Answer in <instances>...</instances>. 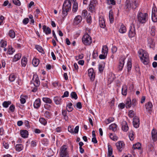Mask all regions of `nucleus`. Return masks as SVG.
Instances as JSON below:
<instances>
[{
  "label": "nucleus",
  "instance_id": "nucleus-41",
  "mask_svg": "<svg viewBox=\"0 0 157 157\" xmlns=\"http://www.w3.org/2000/svg\"><path fill=\"white\" fill-rule=\"evenodd\" d=\"M70 95L72 98L74 99H75L76 100L78 98L77 94L76 92H72L71 93Z\"/></svg>",
  "mask_w": 157,
  "mask_h": 157
},
{
  "label": "nucleus",
  "instance_id": "nucleus-58",
  "mask_svg": "<svg viewBox=\"0 0 157 157\" xmlns=\"http://www.w3.org/2000/svg\"><path fill=\"white\" fill-rule=\"evenodd\" d=\"M83 57V54H79L78 56H76L75 57V59L76 60H78L79 59H82Z\"/></svg>",
  "mask_w": 157,
  "mask_h": 157
},
{
  "label": "nucleus",
  "instance_id": "nucleus-30",
  "mask_svg": "<svg viewBox=\"0 0 157 157\" xmlns=\"http://www.w3.org/2000/svg\"><path fill=\"white\" fill-rule=\"evenodd\" d=\"M117 125L115 124H111L109 127L110 130H112L113 131L115 132L117 129Z\"/></svg>",
  "mask_w": 157,
  "mask_h": 157
},
{
  "label": "nucleus",
  "instance_id": "nucleus-39",
  "mask_svg": "<svg viewBox=\"0 0 157 157\" xmlns=\"http://www.w3.org/2000/svg\"><path fill=\"white\" fill-rule=\"evenodd\" d=\"M9 36L12 38H14L15 36V34L13 30H10L9 33Z\"/></svg>",
  "mask_w": 157,
  "mask_h": 157
},
{
  "label": "nucleus",
  "instance_id": "nucleus-8",
  "mask_svg": "<svg viewBox=\"0 0 157 157\" xmlns=\"http://www.w3.org/2000/svg\"><path fill=\"white\" fill-rule=\"evenodd\" d=\"M63 7L64 10L71 9V2L70 0L65 1L63 3Z\"/></svg>",
  "mask_w": 157,
  "mask_h": 157
},
{
  "label": "nucleus",
  "instance_id": "nucleus-60",
  "mask_svg": "<svg viewBox=\"0 0 157 157\" xmlns=\"http://www.w3.org/2000/svg\"><path fill=\"white\" fill-rule=\"evenodd\" d=\"M91 17L90 15L89 14L87 17V23H90L91 22Z\"/></svg>",
  "mask_w": 157,
  "mask_h": 157
},
{
  "label": "nucleus",
  "instance_id": "nucleus-3",
  "mask_svg": "<svg viewBox=\"0 0 157 157\" xmlns=\"http://www.w3.org/2000/svg\"><path fill=\"white\" fill-rule=\"evenodd\" d=\"M82 42L86 45H90L92 43V39L88 33L85 34L82 38Z\"/></svg>",
  "mask_w": 157,
  "mask_h": 157
},
{
  "label": "nucleus",
  "instance_id": "nucleus-14",
  "mask_svg": "<svg viewBox=\"0 0 157 157\" xmlns=\"http://www.w3.org/2000/svg\"><path fill=\"white\" fill-rule=\"evenodd\" d=\"M89 76L91 81H93L94 78V70L93 68H91L88 70Z\"/></svg>",
  "mask_w": 157,
  "mask_h": 157
},
{
  "label": "nucleus",
  "instance_id": "nucleus-7",
  "mask_svg": "<svg viewBox=\"0 0 157 157\" xmlns=\"http://www.w3.org/2000/svg\"><path fill=\"white\" fill-rule=\"evenodd\" d=\"M125 4L126 8L128 10L130 9L131 8L135 9L136 8V5H134V6L132 5L131 1L129 0H126L125 2Z\"/></svg>",
  "mask_w": 157,
  "mask_h": 157
},
{
  "label": "nucleus",
  "instance_id": "nucleus-36",
  "mask_svg": "<svg viewBox=\"0 0 157 157\" xmlns=\"http://www.w3.org/2000/svg\"><path fill=\"white\" fill-rule=\"evenodd\" d=\"M73 1H74V0H73ZM74 3L73 4V11L74 12H76L78 10V3L77 2H75V1H74Z\"/></svg>",
  "mask_w": 157,
  "mask_h": 157
},
{
  "label": "nucleus",
  "instance_id": "nucleus-22",
  "mask_svg": "<svg viewBox=\"0 0 157 157\" xmlns=\"http://www.w3.org/2000/svg\"><path fill=\"white\" fill-rule=\"evenodd\" d=\"M99 24L100 27L104 28L105 26V21L104 19L103 18H100L99 19Z\"/></svg>",
  "mask_w": 157,
  "mask_h": 157
},
{
  "label": "nucleus",
  "instance_id": "nucleus-6",
  "mask_svg": "<svg viewBox=\"0 0 157 157\" xmlns=\"http://www.w3.org/2000/svg\"><path fill=\"white\" fill-rule=\"evenodd\" d=\"M116 146L117 149L120 151H121L124 147V144L123 141H119L116 144Z\"/></svg>",
  "mask_w": 157,
  "mask_h": 157
},
{
  "label": "nucleus",
  "instance_id": "nucleus-16",
  "mask_svg": "<svg viewBox=\"0 0 157 157\" xmlns=\"http://www.w3.org/2000/svg\"><path fill=\"white\" fill-rule=\"evenodd\" d=\"M146 111L149 113H151V109L153 106L151 103V102H148L145 104Z\"/></svg>",
  "mask_w": 157,
  "mask_h": 157
},
{
  "label": "nucleus",
  "instance_id": "nucleus-45",
  "mask_svg": "<svg viewBox=\"0 0 157 157\" xmlns=\"http://www.w3.org/2000/svg\"><path fill=\"white\" fill-rule=\"evenodd\" d=\"M155 28L154 26H152L151 29L150 34L152 36H154L155 33Z\"/></svg>",
  "mask_w": 157,
  "mask_h": 157
},
{
  "label": "nucleus",
  "instance_id": "nucleus-47",
  "mask_svg": "<svg viewBox=\"0 0 157 157\" xmlns=\"http://www.w3.org/2000/svg\"><path fill=\"white\" fill-rule=\"evenodd\" d=\"M97 2L96 0H91L90 1V2L89 5L93 6H94L96 7Z\"/></svg>",
  "mask_w": 157,
  "mask_h": 157
},
{
  "label": "nucleus",
  "instance_id": "nucleus-37",
  "mask_svg": "<svg viewBox=\"0 0 157 157\" xmlns=\"http://www.w3.org/2000/svg\"><path fill=\"white\" fill-rule=\"evenodd\" d=\"M114 120V119L113 117H109L108 119L106 120L105 121V122L106 124H108L111 123V122L113 121Z\"/></svg>",
  "mask_w": 157,
  "mask_h": 157
},
{
  "label": "nucleus",
  "instance_id": "nucleus-32",
  "mask_svg": "<svg viewBox=\"0 0 157 157\" xmlns=\"http://www.w3.org/2000/svg\"><path fill=\"white\" fill-rule=\"evenodd\" d=\"M62 114L64 117V119L66 121L68 120V117L67 115V112L66 110H62Z\"/></svg>",
  "mask_w": 157,
  "mask_h": 157
},
{
  "label": "nucleus",
  "instance_id": "nucleus-46",
  "mask_svg": "<svg viewBox=\"0 0 157 157\" xmlns=\"http://www.w3.org/2000/svg\"><path fill=\"white\" fill-rule=\"evenodd\" d=\"M16 78L15 75L11 74L9 76V80L10 82H13L15 80Z\"/></svg>",
  "mask_w": 157,
  "mask_h": 157
},
{
  "label": "nucleus",
  "instance_id": "nucleus-4",
  "mask_svg": "<svg viewBox=\"0 0 157 157\" xmlns=\"http://www.w3.org/2000/svg\"><path fill=\"white\" fill-rule=\"evenodd\" d=\"M60 155V157H69L66 145H63L61 148Z\"/></svg>",
  "mask_w": 157,
  "mask_h": 157
},
{
  "label": "nucleus",
  "instance_id": "nucleus-52",
  "mask_svg": "<svg viewBox=\"0 0 157 157\" xmlns=\"http://www.w3.org/2000/svg\"><path fill=\"white\" fill-rule=\"evenodd\" d=\"M109 17L110 21L111 22H113V17L112 12H109Z\"/></svg>",
  "mask_w": 157,
  "mask_h": 157
},
{
  "label": "nucleus",
  "instance_id": "nucleus-54",
  "mask_svg": "<svg viewBox=\"0 0 157 157\" xmlns=\"http://www.w3.org/2000/svg\"><path fill=\"white\" fill-rule=\"evenodd\" d=\"M107 3L109 5H114L116 4V2L114 0H108Z\"/></svg>",
  "mask_w": 157,
  "mask_h": 157
},
{
  "label": "nucleus",
  "instance_id": "nucleus-2",
  "mask_svg": "<svg viewBox=\"0 0 157 157\" xmlns=\"http://www.w3.org/2000/svg\"><path fill=\"white\" fill-rule=\"evenodd\" d=\"M138 20L142 24L145 23L148 20V14L147 13L139 12L137 15Z\"/></svg>",
  "mask_w": 157,
  "mask_h": 157
},
{
  "label": "nucleus",
  "instance_id": "nucleus-13",
  "mask_svg": "<svg viewBox=\"0 0 157 157\" xmlns=\"http://www.w3.org/2000/svg\"><path fill=\"white\" fill-rule=\"evenodd\" d=\"M89 76L91 81H93L94 78V70L93 68H91L88 70Z\"/></svg>",
  "mask_w": 157,
  "mask_h": 157
},
{
  "label": "nucleus",
  "instance_id": "nucleus-38",
  "mask_svg": "<svg viewBox=\"0 0 157 157\" xmlns=\"http://www.w3.org/2000/svg\"><path fill=\"white\" fill-rule=\"evenodd\" d=\"M23 149V146L22 144H17L16 146V150L18 151H21Z\"/></svg>",
  "mask_w": 157,
  "mask_h": 157
},
{
  "label": "nucleus",
  "instance_id": "nucleus-21",
  "mask_svg": "<svg viewBox=\"0 0 157 157\" xmlns=\"http://www.w3.org/2000/svg\"><path fill=\"white\" fill-rule=\"evenodd\" d=\"M20 133L21 136L24 138H26L28 135V132L27 130H21Z\"/></svg>",
  "mask_w": 157,
  "mask_h": 157
},
{
  "label": "nucleus",
  "instance_id": "nucleus-18",
  "mask_svg": "<svg viewBox=\"0 0 157 157\" xmlns=\"http://www.w3.org/2000/svg\"><path fill=\"white\" fill-rule=\"evenodd\" d=\"M40 100L39 98H38L36 99L34 102L33 106L34 108L38 109L40 107Z\"/></svg>",
  "mask_w": 157,
  "mask_h": 157
},
{
  "label": "nucleus",
  "instance_id": "nucleus-11",
  "mask_svg": "<svg viewBox=\"0 0 157 157\" xmlns=\"http://www.w3.org/2000/svg\"><path fill=\"white\" fill-rule=\"evenodd\" d=\"M147 46L150 48H155V43L152 38H149L148 39Z\"/></svg>",
  "mask_w": 157,
  "mask_h": 157
},
{
  "label": "nucleus",
  "instance_id": "nucleus-20",
  "mask_svg": "<svg viewBox=\"0 0 157 157\" xmlns=\"http://www.w3.org/2000/svg\"><path fill=\"white\" fill-rule=\"evenodd\" d=\"M43 29L44 32H45L46 35L51 33V29L49 27H47L46 25H44L43 26Z\"/></svg>",
  "mask_w": 157,
  "mask_h": 157
},
{
  "label": "nucleus",
  "instance_id": "nucleus-55",
  "mask_svg": "<svg viewBox=\"0 0 157 157\" xmlns=\"http://www.w3.org/2000/svg\"><path fill=\"white\" fill-rule=\"evenodd\" d=\"M93 57L94 59H96L98 56V52L96 50H94L93 53Z\"/></svg>",
  "mask_w": 157,
  "mask_h": 157
},
{
  "label": "nucleus",
  "instance_id": "nucleus-61",
  "mask_svg": "<svg viewBox=\"0 0 157 157\" xmlns=\"http://www.w3.org/2000/svg\"><path fill=\"white\" fill-rule=\"evenodd\" d=\"M22 97V95L21 96L20 101L21 104H24L26 100L25 99L23 98Z\"/></svg>",
  "mask_w": 157,
  "mask_h": 157
},
{
  "label": "nucleus",
  "instance_id": "nucleus-40",
  "mask_svg": "<svg viewBox=\"0 0 157 157\" xmlns=\"http://www.w3.org/2000/svg\"><path fill=\"white\" fill-rule=\"evenodd\" d=\"M11 104V102L10 101H5L2 103V105L5 108H7L9 105Z\"/></svg>",
  "mask_w": 157,
  "mask_h": 157
},
{
  "label": "nucleus",
  "instance_id": "nucleus-26",
  "mask_svg": "<svg viewBox=\"0 0 157 157\" xmlns=\"http://www.w3.org/2000/svg\"><path fill=\"white\" fill-rule=\"evenodd\" d=\"M122 94L124 96H126L127 92V87L126 85H123L122 88Z\"/></svg>",
  "mask_w": 157,
  "mask_h": 157
},
{
  "label": "nucleus",
  "instance_id": "nucleus-28",
  "mask_svg": "<svg viewBox=\"0 0 157 157\" xmlns=\"http://www.w3.org/2000/svg\"><path fill=\"white\" fill-rule=\"evenodd\" d=\"M21 54L20 53H18L16 54L13 58V62H16L21 58Z\"/></svg>",
  "mask_w": 157,
  "mask_h": 157
},
{
  "label": "nucleus",
  "instance_id": "nucleus-34",
  "mask_svg": "<svg viewBox=\"0 0 157 157\" xmlns=\"http://www.w3.org/2000/svg\"><path fill=\"white\" fill-rule=\"evenodd\" d=\"M140 146L141 144H140V143H137L136 144H133L132 148L134 149H140L141 148Z\"/></svg>",
  "mask_w": 157,
  "mask_h": 157
},
{
  "label": "nucleus",
  "instance_id": "nucleus-48",
  "mask_svg": "<svg viewBox=\"0 0 157 157\" xmlns=\"http://www.w3.org/2000/svg\"><path fill=\"white\" fill-rule=\"evenodd\" d=\"M110 138L113 140L115 141L117 140L118 137L116 136H113L112 133H110L109 136Z\"/></svg>",
  "mask_w": 157,
  "mask_h": 157
},
{
  "label": "nucleus",
  "instance_id": "nucleus-56",
  "mask_svg": "<svg viewBox=\"0 0 157 157\" xmlns=\"http://www.w3.org/2000/svg\"><path fill=\"white\" fill-rule=\"evenodd\" d=\"M131 3H132V5L133 6H134V5H136V8L138 6V2L136 0H132L131 1Z\"/></svg>",
  "mask_w": 157,
  "mask_h": 157
},
{
  "label": "nucleus",
  "instance_id": "nucleus-63",
  "mask_svg": "<svg viewBox=\"0 0 157 157\" xmlns=\"http://www.w3.org/2000/svg\"><path fill=\"white\" fill-rule=\"evenodd\" d=\"M69 92L68 91H66L64 92L63 95L62 96V98L67 97L68 96Z\"/></svg>",
  "mask_w": 157,
  "mask_h": 157
},
{
  "label": "nucleus",
  "instance_id": "nucleus-15",
  "mask_svg": "<svg viewBox=\"0 0 157 157\" xmlns=\"http://www.w3.org/2000/svg\"><path fill=\"white\" fill-rule=\"evenodd\" d=\"M82 16L80 15H77L75 17L74 20V24L75 25H77L80 23L82 20Z\"/></svg>",
  "mask_w": 157,
  "mask_h": 157
},
{
  "label": "nucleus",
  "instance_id": "nucleus-1",
  "mask_svg": "<svg viewBox=\"0 0 157 157\" xmlns=\"http://www.w3.org/2000/svg\"><path fill=\"white\" fill-rule=\"evenodd\" d=\"M138 53L141 61L144 65H147L149 63L148 55L144 50H140L138 51Z\"/></svg>",
  "mask_w": 157,
  "mask_h": 157
},
{
  "label": "nucleus",
  "instance_id": "nucleus-9",
  "mask_svg": "<svg viewBox=\"0 0 157 157\" xmlns=\"http://www.w3.org/2000/svg\"><path fill=\"white\" fill-rule=\"evenodd\" d=\"M133 124L134 127L137 128L139 126L140 121L138 117L137 116H135L133 119Z\"/></svg>",
  "mask_w": 157,
  "mask_h": 157
},
{
  "label": "nucleus",
  "instance_id": "nucleus-24",
  "mask_svg": "<svg viewBox=\"0 0 157 157\" xmlns=\"http://www.w3.org/2000/svg\"><path fill=\"white\" fill-rule=\"evenodd\" d=\"M53 100L56 105L60 104L62 101V99L60 97L58 96L54 97Z\"/></svg>",
  "mask_w": 157,
  "mask_h": 157
},
{
  "label": "nucleus",
  "instance_id": "nucleus-10",
  "mask_svg": "<svg viewBox=\"0 0 157 157\" xmlns=\"http://www.w3.org/2000/svg\"><path fill=\"white\" fill-rule=\"evenodd\" d=\"M125 59V58L124 57H121L119 59V64L118 67L119 70H122L124 64Z\"/></svg>",
  "mask_w": 157,
  "mask_h": 157
},
{
  "label": "nucleus",
  "instance_id": "nucleus-43",
  "mask_svg": "<svg viewBox=\"0 0 157 157\" xmlns=\"http://www.w3.org/2000/svg\"><path fill=\"white\" fill-rule=\"evenodd\" d=\"M127 67L128 71L129 72L131 70L132 67L131 60V59L128 60L127 63Z\"/></svg>",
  "mask_w": 157,
  "mask_h": 157
},
{
  "label": "nucleus",
  "instance_id": "nucleus-19",
  "mask_svg": "<svg viewBox=\"0 0 157 157\" xmlns=\"http://www.w3.org/2000/svg\"><path fill=\"white\" fill-rule=\"evenodd\" d=\"M122 129L123 131L127 132L128 130V127L126 121H123L122 122Z\"/></svg>",
  "mask_w": 157,
  "mask_h": 157
},
{
  "label": "nucleus",
  "instance_id": "nucleus-44",
  "mask_svg": "<svg viewBox=\"0 0 157 157\" xmlns=\"http://www.w3.org/2000/svg\"><path fill=\"white\" fill-rule=\"evenodd\" d=\"M105 65L103 64H100L99 65L98 69L100 72H102L103 71Z\"/></svg>",
  "mask_w": 157,
  "mask_h": 157
},
{
  "label": "nucleus",
  "instance_id": "nucleus-62",
  "mask_svg": "<svg viewBox=\"0 0 157 157\" xmlns=\"http://www.w3.org/2000/svg\"><path fill=\"white\" fill-rule=\"evenodd\" d=\"M15 108V106L13 105H12L9 107V109L11 112H13L14 111Z\"/></svg>",
  "mask_w": 157,
  "mask_h": 157
},
{
  "label": "nucleus",
  "instance_id": "nucleus-49",
  "mask_svg": "<svg viewBox=\"0 0 157 157\" xmlns=\"http://www.w3.org/2000/svg\"><path fill=\"white\" fill-rule=\"evenodd\" d=\"M13 3L16 5L19 6L21 5V3L19 0H12Z\"/></svg>",
  "mask_w": 157,
  "mask_h": 157
},
{
  "label": "nucleus",
  "instance_id": "nucleus-5",
  "mask_svg": "<svg viewBox=\"0 0 157 157\" xmlns=\"http://www.w3.org/2000/svg\"><path fill=\"white\" fill-rule=\"evenodd\" d=\"M136 35L135 27L134 25H132L130 27L128 36L129 37L132 38Z\"/></svg>",
  "mask_w": 157,
  "mask_h": 157
},
{
  "label": "nucleus",
  "instance_id": "nucleus-51",
  "mask_svg": "<svg viewBox=\"0 0 157 157\" xmlns=\"http://www.w3.org/2000/svg\"><path fill=\"white\" fill-rule=\"evenodd\" d=\"M95 7L93 6H89V10L91 12L93 13L95 12Z\"/></svg>",
  "mask_w": 157,
  "mask_h": 157
},
{
  "label": "nucleus",
  "instance_id": "nucleus-57",
  "mask_svg": "<svg viewBox=\"0 0 157 157\" xmlns=\"http://www.w3.org/2000/svg\"><path fill=\"white\" fill-rule=\"evenodd\" d=\"M87 13H88L87 11L86 10H84L82 12V16L83 17L85 18L87 16Z\"/></svg>",
  "mask_w": 157,
  "mask_h": 157
},
{
  "label": "nucleus",
  "instance_id": "nucleus-64",
  "mask_svg": "<svg viewBox=\"0 0 157 157\" xmlns=\"http://www.w3.org/2000/svg\"><path fill=\"white\" fill-rule=\"evenodd\" d=\"M76 106L78 109H81L82 107V105L81 102H78L76 104Z\"/></svg>",
  "mask_w": 157,
  "mask_h": 157
},
{
  "label": "nucleus",
  "instance_id": "nucleus-42",
  "mask_svg": "<svg viewBox=\"0 0 157 157\" xmlns=\"http://www.w3.org/2000/svg\"><path fill=\"white\" fill-rule=\"evenodd\" d=\"M6 45V42L2 40L0 42V46L2 48H5Z\"/></svg>",
  "mask_w": 157,
  "mask_h": 157
},
{
  "label": "nucleus",
  "instance_id": "nucleus-27",
  "mask_svg": "<svg viewBox=\"0 0 157 157\" xmlns=\"http://www.w3.org/2000/svg\"><path fill=\"white\" fill-rule=\"evenodd\" d=\"M131 102L130 98H128L126 100L125 103V106L127 108H130L131 107Z\"/></svg>",
  "mask_w": 157,
  "mask_h": 157
},
{
  "label": "nucleus",
  "instance_id": "nucleus-23",
  "mask_svg": "<svg viewBox=\"0 0 157 157\" xmlns=\"http://www.w3.org/2000/svg\"><path fill=\"white\" fill-rule=\"evenodd\" d=\"M119 32L121 33H124L126 32V28L123 24H122L121 25Z\"/></svg>",
  "mask_w": 157,
  "mask_h": 157
},
{
  "label": "nucleus",
  "instance_id": "nucleus-33",
  "mask_svg": "<svg viewBox=\"0 0 157 157\" xmlns=\"http://www.w3.org/2000/svg\"><path fill=\"white\" fill-rule=\"evenodd\" d=\"M27 63V59L25 57L23 56L21 59V65L23 67H25Z\"/></svg>",
  "mask_w": 157,
  "mask_h": 157
},
{
  "label": "nucleus",
  "instance_id": "nucleus-17",
  "mask_svg": "<svg viewBox=\"0 0 157 157\" xmlns=\"http://www.w3.org/2000/svg\"><path fill=\"white\" fill-rule=\"evenodd\" d=\"M151 137L152 140L155 141L157 140V133L155 129H153L151 131Z\"/></svg>",
  "mask_w": 157,
  "mask_h": 157
},
{
  "label": "nucleus",
  "instance_id": "nucleus-59",
  "mask_svg": "<svg viewBox=\"0 0 157 157\" xmlns=\"http://www.w3.org/2000/svg\"><path fill=\"white\" fill-rule=\"evenodd\" d=\"M23 23L24 25H26L29 22V19L28 18H24L23 20Z\"/></svg>",
  "mask_w": 157,
  "mask_h": 157
},
{
  "label": "nucleus",
  "instance_id": "nucleus-12",
  "mask_svg": "<svg viewBox=\"0 0 157 157\" xmlns=\"http://www.w3.org/2000/svg\"><path fill=\"white\" fill-rule=\"evenodd\" d=\"M33 80L34 82L33 84L36 87H37L39 86L40 85V81L37 75H33Z\"/></svg>",
  "mask_w": 157,
  "mask_h": 157
},
{
  "label": "nucleus",
  "instance_id": "nucleus-25",
  "mask_svg": "<svg viewBox=\"0 0 157 157\" xmlns=\"http://www.w3.org/2000/svg\"><path fill=\"white\" fill-rule=\"evenodd\" d=\"M156 14V12L155 10H154V11H152L151 17L153 21L154 22L157 21V16Z\"/></svg>",
  "mask_w": 157,
  "mask_h": 157
},
{
  "label": "nucleus",
  "instance_id": "nucleus-53",
  "mask_svg": "<svg viewBox=\"0 0 157 157\" xmlns=\"http://www.w3.org/2000/svg\"><path fill=\"white\" fill-rule=\"evenodd\" d=\"M39 121L41 123L44 125H45L47 123L46 121L43 118H40L39 119Z\"/></svg>",
  "mask_w": 157,
  "mask_h": 157
},
{
  "label": "nucleus",
  "instance_id": "nucleus-31",
  "mask_svg": "<svg viewBox=\"0 0 157 157\" xmlns=\"http://www.w3.org/2000/svg\"><path fill=\"white\" fill-rule=\"evenodd\" d=\"M108 156L110 157L112 156L113 153V149L110 145H108Z\"/></svg>",
  "mask_w": 157,
  "mask_h": 157
},
{
  "label": "nucleus",
  "instance_id": "nucleus-35",
  "mask_svg": "<svg viewBox=\"0 0 157 157\" xmlns=\"http://www.w3.org/2000/svg\"><path fill=\"white\" fill-rule=\"evenodd\" d=\"M42 100L44 102L48 104H51L52 101L50 98H43Z\"/></svg>",
  "mask_w": 157,
  "mask_h": 157
},
{
  "label": "nucleus",
  "instance_id": "nucleus-50",
  "mask_svg": "<svg viewBox=\"0 0 157 157\" xmlns=\"http://www.w3.org/2000/svg\"><path fill=\"white\" fill-rule=\"evenodd\" d=\"M129 139L131 140H133L134 139L133 132L132 131H130L129 135Z\"/></svg>",
  "mask_w": 157,
  "mask_h": 157
},
{
  "label": "nucleus",
  "instance_id": "nucleus-29",
  "mask_svg": "<svg viewBox=\"0 0 157 157\" xmlns=\"http://www.w3.org/2000/svg\"><path fill=\"white\" fill-rule=\"evenodd\" d=\"M39 60L36 58L33 59L32 61V64L34 67H37L39 63Z\"/></svg>",
  "mask_w": 157,
  "mask_h": 157
}]
</instances>
